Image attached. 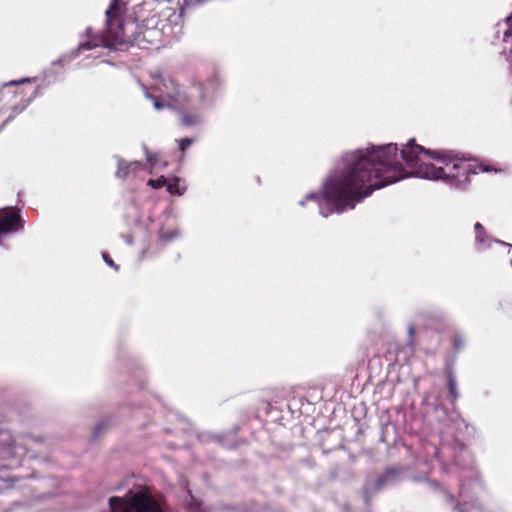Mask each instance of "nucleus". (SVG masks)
Returning <instances> with one entry per match:
<instances>
[{"mask_svg":"<svg viewBox=\"0 0 512 512\" xmlns=\"http://www.w3.org/2000/svg\"><path fill=\"white\" fill-rule=\"evenodd\" d=\"M25 454V448L16 444L8 431H0V458L11 460L10 467H15L21 464Z\"/></svg>","mask_w":512,"mask_h":512,"instance_id":"423d86ee","label":"nucleus"},{"mask_svg":"<svg viewBox=\"0 0 512 512\" xmlns=\"http://www.w3.org/2000/svg\"><path fill=\"white\" fill-rule=\"evenodd\" d=\"M413 332H414V329L411 327V328L409 329V333H410V334H412Z\"/></svg>","mask_w":512,"mask_h":512,"instance_id":"aec40b11","label":"nucleus"},{"mask_svg":"<svg viewBox=\"0 0 512 512\" xmlns=\"http://www.w3.org/2000/svg\"><path fill=\"white\" fill-rule=\"evenodd\" d=\"M166 165H167V163H166V162H163V163L161 164V166H162V167H166Z\"/></svg>","mask_w":512,"mask_h":512,"instance_id":"412c9836","label":"nucleus"},{"mask_svg":"<svg viewBox=\"0 0 512 512\" xmlns=\"http://www.w3.org/2000/svg\"><path fill=\"white\" fill-rule=\"evenodd\" d=\"M111 512H165L162 505L144 489L129 491L123 498L109 499Z\"/></svg>","mask_w":512,"mask_h":512,"instance_id":"20e7f679","label":"nucleus"},{"mask_svg":"<svg viewBox=\"0 0 512 512\" xmlns=\"http://www.w3.org/2000/svg\"><path fill=\"white\" fill-rule=\"evenodd\" d=\"M144 153H145L147 163L149 165L148 173L153 174L154 170L157 169L158 164H159L158 156H157V154L149 151L147 148H144Z\"/></svg>","mask_w":512,"mask_h":512,"instance_id":"9b49d317","label":"nucleus"},{"mask_svg":"<svg viewBox=\"0 0 512 512\" xmlns=\"http://www.w3.org/2000/svg\"><path fill=\"white\" fill-rule=\"evenodd\" d=\"M145 169L144 164L142 163V166L138 169H130V175L134 177H138L139 173Z\"/></svg>","mask_w":512,"mask_h":512,"instance_id":"a211bd4d","label":"nucleus"},{"mask_svg":"<svg viewBox=\"0 0 512 512\" xmlns=\"http://www.w3.org/2000/svg\"><path fill=\"white\" fill-rule=\"evenodd\" d=\"M181 236V232L177 227H171L167 229L159 230L158 243L161 246H165Z\"/></svg>","mask_w":512,"mask_h":512,"instance_id":"1a4fd4ad","label":"nucleus"},{"mask_svg":"<svg viewBox=\"0 0 512 512\" xmlns=\"http://www.w3.org/2000/svg\"><path fill=\"white\" fill-rule=\"evenodd\" d=\"M197 90H198V97H199V101H200L201 105L207 106V107L212 106L213 100L206 95V93L203 90L202 85H198Z\"/></svg>","mask_w":512,"mask_h":512,"instance_id":"f8f14e48","label":"nucleus"},{"mask_svg":"<svg viewBox=\"0 0 512 512\" xmlns=\"http://www.w3.org/2000/svg\"><path fill=\"white\" fill-rule=\"evenodd\" d=\"M448 386H449V391H450V394L452 395V397L457 398L458 397L457 383H456V379L454 378L453 375H449Z\"/></svg>","mask_w":512,"mask_h":512,"instance_id":"4468645a","label":"nucleus"},{"mask_svg":"<svg viewBox=\"0 0 512 512\" xmlns=\"http://www.w3.org/2000/svg\"><path fill=\"white\" fill-rule=\"evenodd\" d=\"M32 81L33 79L31 78H21L19 80L10 81L1 88L0 94L3 99H8L10 96L15 99L13 102L7 103L9 108L13 111V115L23 111L36 93V89L18 90L16 87L20 84L30 83Z\"/></svg>","mask_w":512,"mask_h":512,"instance_id":"39448f33","label":"nucleus"},{"mask_svg":"<svg viewBox=\"0 0 512 512\" xmlns=\"http://www.w3.org/2000/svg\"><path fill=\"white\" fill-rule=\"evenodd\" d=\"M166 183H167V178H165L164 176H160L157 179H150L147 182V185L150 186L152 189H160L163 186H166Z\"/></svg>","mask_w":512,"mask_h":512,"instance_id":"ddd939ff","label":"nucleus"},{"mask_svg":"<svg viewBox=\"0 0 512 512\" xmlns=\"http://www.w3.org/2000/svg\"><path fill=\"white\" fill-rule=\"evenodd\" d=\"M192 143H193V139H191V138H183V139L178 140L179 148L182 152H184L186 149H188Z\"/></svg>","mask_w":512,"mask_h":512,"instance_id":"2eb2a0df","label":"nucleus"},{"mask_svg":"<svg viewBox=\"0 0 512 512\" xmlns=\"http://www.w3.org/2000/svg\"><path fill=\"white\" fill-rule=\"evenodd\" d=\"M127 3L122 0H111L105 11L106 27L100 35H92L91 28H87V40L81 41L78 50H91L97 47L117 49L129 43L142 46L143 42L154 43L158 36L157 29H144L135 33L136 24L126 21Z\"/></svg>","mask_w":512,"mask_h":512,"instance_id":"f03ea898","label":"nucleus"},{"mask_svg":"<svg viewBox=\"0 0 512 512\" xmlns=\"http://www.w3.org/2000/svg\"><path fill=\"white\" fill-rule=\"evenodd\" d=\"M395 143L368 145L344 153L325 177L321 193L309 192L297 205L318 206L319 214L328 217L352 210L374 191L408 177L441 181L453 189H466L471 176L497 171L464 158L451 150H431L409 139L400 150L406 168L399 162Z\"/></svg>","mask_w":512,"mask_h":512,"instance_id":"f257e3e1","label":"nucleus"},{"mask_svg":"<svg viewBox=\"0 0 512 512\" xmlns=\"http://www.w3.org/2000/svg\"><path fill=\"white\" fill-rule=\"evenodd\" d=\"M180 123L185 127L200 126L203 123V117L197 111H184L180 115Z\"/></svg>","mask_w":512,"mask_h":512,"instance_id":"6e6552de","label":"nucleus"},{"mask_svg":"<svg viewBox=\"0 0 512 512\" xmlns=\"http://www.w3.org/2000/svg\"><path fill=\"white\" fill-rule=\"evenodd\" d=\"M190 512H207L206 508L202 507V505L193 500L190 504Z\"/></svg>","mask_w":512,"mask_h":512,"instance_id":"dca6fc26","label":"nucleus"},{"mask_svg":"<svg viewBox=\"0 0 512 512\" xmlns=\"http://www.w3.org/2000/svg\"><path fill=\"white\" fill-rule=\"evenodd\" d=\"M166 188L169 194L177 196H182L186 191V186L180 184L178 177L167 179Z\"/></svg>","mask_w":512,"mask_h":512,"instance_id":"9d476101","label":"nucleus"},{"mask_svg":"<svg viewBox=\"0 0 512 512\" xmlns=\"http://www.w3.org/2000/svg\"><path fill=\"white\" fill-rule=\"evenodd\" d=\"M142 166L140 161L127 162L124 159H117V170L115 176L119 179H125L130 176V169H138Z\"/></svg>","mask_w":512,"mask_h":512,"instance_id":"0eeeda50","label":"nucleus"},{"mask_svg":"<svg viewBox=\"0 0 512 512\" xmlns=\"http://www.w3.org/2000/svg\"><path fill=\"white\" fill-rule=\"evenodd\" d=\"M153 89L158 93L155 97H151L146 88L144 93L146 97L152 99L156 110L164 108L180 110L188 104L187 93L170 75H159L153 84Z\"/></svg>","mask_w":512,"mask_h":512,"instance_id":"7ed1b4c3","label":"nucleus"},{"mask_svg":"<svg viewBox=\"0 0 512 512\" xmlns=\"http://www.w3.org/2000/svg\"><path fill=\"white\" fill-rule=\"evenodd\" d=\"M103 259L107 265L113 267L116 270L118 269V266L106 254H103Z\"/></svg>","mask_w":512,"mask_h":512,"instance_id":"f3484780","label":"nucleus"},{"mask_svg":"<svg viewBox=\"0 0 512 512\" xmlns=\"http://www.w3.org/2000/svg\"><path fill=\"white\" fill-rule=\"evenodd\" d=\"M464 345V341L460 339L459 337L454 338V346L456 349L461 348Z\"/></svg>","mask_w":512,"mask_h":512,"instance_id":"6ab92c4d","label":"nucleus"},{"mask_svg":"<svg viewBox=\"0 0 512 512\" xmlns=\"http://www.w3.org/2000/svg\"><path fill=\"white\" fill-rule=\"evenodd\" d=\"M510 263H511V265H512V257H511Z\"/></svg>","mask_w":512,"mask_h":512,"instance_id":"4be33fe9","label":"nucleus"}]
</instances>
